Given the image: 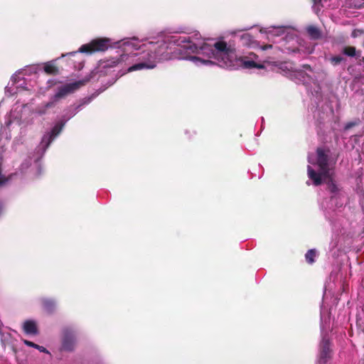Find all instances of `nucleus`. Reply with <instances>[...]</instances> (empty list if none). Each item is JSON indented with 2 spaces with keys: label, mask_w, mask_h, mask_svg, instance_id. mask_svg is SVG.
Instances as JSON below:
<instances>
[{
  "label": "nucleus",
  "mask_w": 364,
  "mask_h": 364,
  "mask_svg": "<svg viewBox=\"0 0 364 364\" xmlns=\"http://www.w3.org/2000/svg\"><path fill=\"white\" fill-rule=\"evenodd\" d=\"M127 51L141 50V58L147 62H141L130 66L128 72H133L144 68L151 69L155 67V60H164L171 58L170 53L168 51V46L165 42L154 43L149 42L145 44L139 45V42L131 41H124L122 43Z\"/></svg>",
  "instance_id": "f257e3e1"
},
{
  "label": "nucleus",
  "mask_w": 364,
  "mask_h": 364,
  "mask_svg": "<svg viewBox=\"0 0 364 364\" xmlns=\"http://www.w3.org/2000/svg\"><path fill=\"white\" fill-rule=\"evenodd\" d=\"M329 149L325 150L322 148L316 149V164L319 168V172L316 171L311 166H307V175L309 179L312 181L315 186H321L323 183L322 176L331 173L328 166Z\"/></svg>",
  "instance_id": "f03ea898"
},
{
  "label": "nucleus",
  "mask_w": 364,
  "mask_h": 364,
  "mask_svg": "<svg viewBox=\"0 0 364 364\" xmlns=\"http://www.w3.org/2000/svg\"><path fill=\"white\" fill-rule=\"evenodd\" d=\"M210 50L220 63V66L226 68L234 66V60L236 58L235 50L228 46L225 41L215 42Z\"/></svg>",
  "instance_id": "7ed1b4c3"
},
{
  "label": "nucleus",
  "mask_w": 364,
  "mask_h": 364,
  "mask_svg": "<svg viewBox=\"0 0 364 364\" xmlns=\"http://www.w3.org/2000/svg\"><path fill=\"white\" fill-rule=\"evenodd\" d=\"M111 46V40L108 38H98L89 43L82 45L79 51L81 53H92L107 50Z\"/></svg>",
  "instance_id": "20e7f679"
},
{
  "label": "nucleus",
  "mask_w": 364,
  "mask_h": 364,
  "mask_svg": "<svg viewBox=\"0 0 364 364\" xmlns=\"http://www.w3.org/2000/svg\"><path fill=\"white\" fill-rule=\"evenodd\" d=\"M87 82H88V80H78L74 82L65 84L58 87L57 92L50 98L57 104L60 100L75 92L82 86L85 85Z\"/></svg>",
  "instance_id": "39448f33"
},
{
  "label": "nucleus",
  "mask_w": 364,
  "mask_h": 364,
  "mask_svg": "<svg viewBox=\"0 0 364 364\" xmlns=\"http://www.w3.org/2000/svg\"><path fill=\"white\" fill-rule=\"evenodd\" d=\"M333 173H328L322 176L323 183L326 184V190L332 194L331 198L336 197L341 191V186L334 179Z\"/></svg>",
  "instance_id": "423d86ee"
},
{
  "label": "nucleus",
  "mask_w": 364,
  "mask_h": 364,
  "mask_svg": "<svg viewBox=\"0 0 364 364\" xmlns=\"http://www.w3.org/2000/svg\"><path fill=\"white\" fill-rule=\"evenodd\" d=\"M75 337L73 331L70 328H65L63 331L62 348L64 350L72 351L74 350Z\"/></svg>",
  "instance_id": "0eeeda50"
},
{
  "label": "nucleus",
  "mask_w": 364,
  "mask_h": 364,
  "mask_svg": "<svg viewBox=\"0 0 364 364\" xmlns=\"http://www.w3.org/2000/svg\"><path fill=\"white\" fill-rule=\"evenodd\" d=\"M64 126L65 122L60 121L57 122L52 128L50 132L43 136L41 144H44L46 148H48L53 139L62 132Z\"/></svg>",
  "instance_id": "6e6552de"
},
{
  "label": "nucleus",
  "mask_w": 364,
  "mask_h": 364,
  "mask_svg": "<svg viewBox=\"0 0 364 364\" xmlns=\"http://www.w3.org/2000/svg\"><path fill=\"white\" fill-rule=\"evenodd\" d=\"M129 58V54H122L119 56L107 59L102 63V66L103 68H112L118 66L122 64L123 62L127 60Z\"/></svg>",
  "instance_id": "1a4fd4ad"
},
{
  "label": "nucleus",
  "mask_w": 364,
  "mask_h": 364,
  "mask_svg": "<svg viewBox=\"0 0 364 364\" xmlns=\"http://www.w3.org/2000/svg\"><path fill=\"white\" fill-rule=\"evenodd\" d=\"M56 103L50 98V100L44 104H41L36 107L34 112L40 116L47 114L48 109L56 106Z\"/></svg>",
  "instance_id": "9d476101"
},
{
  "label": "nucleus",
  "mask_w": 364,
  "mask_h": 364,
  "mask_svg": "<svg viewBox=\"0 0 364 364\" xmlns=\"http://www.w3.org/2000/svg\"><path fill=\"white\" fill-rule=\"evenodd\" d=\"M43 309L49 314H52L56 309V302L54 299L43 298L41 300Z\"/></svg>",
  "instance_id": "9b49d317"
},
{
  "label": "nucleus",
  "mask_w": 364,
  "mask_h": 364,
  "mask_svg": "<svg viewBox=\"0 0 364 364\" xmlns=\"http://www.w3.org/2000/svg\"><path fill=\"white\" fill-rule=\"evenodd\" d=\"M331 358V349L328 342H325L322 344L320 350V362L326 363L328 359Z\"/></svg>",
  "instance_id": "f8f14e48"
},
{
  "label": "nucleus",
  "mask_w": 364,
  "mask_h": 364,
  "mask_svg": "<svg viewBox=\"0 0 364 364\" xmlns=\"http://www.w3.org/2000/svg\"><path fill=\"white\" fill-rule=\"evenodd\" d=\"M240 61L242 63V65L243 68L247 69L252 68H264V66L262 64L257 63L255 62L253 60H249L247 57H242L240 58Z\"/></svg>",
  "instance_id": "ddd939ff"
},
{
  "label": "nucleus",
  "mask_w": 364,
  "mask_h": 364,
  "mask_svg": "<svg viewBox=\"0 0 364 364\" xmlns=\"http://www.w3.org/2000/svg\"><path fill=\"white\" fill-rule=\"evenodd\" d=\"M23 328L24 332L27 334L36 335L38 333L37 325L33 321H26L23 323Z\"/></svg>",
  "instance_id": "4468645a"
},
{
  "label": "nucleus",
  "mask_w": 364,
  "mask_h": 364,
  "mask_svg": "<svg viewBox=\"0 0 364 364\" xmlns=\"http://www.w3.org/2000/svg\"><path fill=\"white\" fill-rule=\"evenodd\" d=\"M43 70L48 75H57L59 74L58 68L53 62H47L43 65Z\"/></svg>",
  "instance_id": "2eb2a0df"
},
{
  "label": "nucleus",
  "mask_w": 364,
  "mask_h": 364,
  "mask_svg": "<svg viewBox=\"0 0 364 364\" xmlns=\"http://www.w3.org/2000/svg\"><path fill=\"white\" fill-rule=\"evenodd\" d=\"M342 53L349 57H355L358 59L360 58L361 52L357 51L354 46H346L343 48Z\"/></svg>",
  "instance_id": "dca6fc26"
},
{
  "label": "nucleus",
  "mask_w": 364,
  "mask_h": 364,
  "mask_svg": "<svg viewBox=\"0 0 364 364\" xmlns=\"http://www.w3.org/2000/svg\"><path fill=\"white\" fill-rule=\"evenodd\" d=\"M307 33L312 39H318L321 37L320 31L315 26H310L307 28Z\"/></svg>",
  "instance_id": "f3484780"
},
{
  "label": "nucleus",
  "mask_w": 364,
  "mask_h": 364,
  "mask_svg": "<svg viewBox=\"0 0 364 364\" xmlns=\"http://www.w3.org/2000/svg\"><path fill=\"white\" fill-rule=\"evenodd\" d=\"M316 257V251L314 249H311L307 251L305 254V259L307 263L311 264L315 262V257Z\"/></svg>",
  "instance_id": "a211bd4d"
},
{
  "label": "nucleus",
  "mask_w": 364,
  "mask_h": 364,
  "mask_svg": "<svg viewBox=\"0 0 364 364\" xmlns=\"http://www.w3.org/2000/svg\"><path fill=\"white\" fill-rule=\"evenodd\" d=\"M24 343L27 346H29V347H32V348H36L38 349L39 351L41 352H43V353H49V351L43 346H39L38 344H36L34 343L32 341H27V340H25L24 341Z\"/></svg>",
  "instance_id": "6ab92c4d"
},
{
  "label": "nucleus",
  "mask_w": 364,
  "mask_h": 364,
  "mask_svg": "<svg viewBox=\"0 0 364 364\" xmlns=\"http://www.w3.org/2000/svg\"><path fill=\"white\" fill-rule=\"evenodd\" d=\"M329 60L333 65L336 66V65H339L343 60H345V58L341 55H335V56H332L329 59Z\"/></svg>",
  "instance_id": "aec40b11"
},
{
  "label": "nucleus",
  "mask_w": 364,
  "mask_h": 364,
  "mask_svg": "<svg viewBox=\"0 0 364 364\" xmlns=\"http://www.w3.org/2000/svg\"><path fill=\"white\" fill-rule=\"evenodd\" d=\"M363 33H364V31L363 30H362V29H354L352 31L351 36L353 38H357V37L360 36V35H362Z\"/></svg>",
  "instance_id": "412c9836"
},
{
  "label": "nucleus",
  "mask_w": 364,
  "mask_h": 364,
  "mask_svg": "<svg viewBox=\"0 0 364 364\" xmlns=\"http://www.w3.org/2000/svg\"><path fill=\"white\" fill-rule=\"evenodd\" d=\"M250 38H251V36L248 33H245L242 36V39H244V40L250 41Z\"/></svg>",
  "instance_id": "4be33fe9"
},
{
  "label": "nucleus",
  "mask_w": 364,
  "mask_h": 364,
  "mask_svg": "<svg viewBox=\"0 0 364 364\" xmlns=\"http://www.w3.org/2000/svg\"><path fill=\"white\" fill-rule=\"evenodd\" d=\"M272 48V46L271 44H266V45H264V46L261 47V48L263 50H266Z\"/></svg>",
  "instance_id": "5701e85b"
},
{
  "label": "nucleus",
  "mask_w": 364,
  "mask_h": 364,
  "mask_svg": "<svg viewBox=\"0 0 364 364\" xmlns=\"http://www.w3.org/2000/svg\"><path fill=\"white\" fill-rule=\"evenodd\" d=\"M193 46L194 47V48H192V46H190V48L192 50L193 52H195L198 48L196 46V45H193Z\"/></svg>",
  "instance_id": "b1692460"
},
{
  "label": "nucleus",
  "mask_w": 364,
  "mask_h": 364,
  "mask_svg": "<svg viewBox=\"0 0 364 364\" xmlns=\"http://www.w3.org/2000/svg\"><path fill=\"white\" fill-rule=\"evenodd\" d=\"M312 1H313V2H314L315 4H317L320 3L321 0H312Z\"/></svg>",
  "instance_id": "393cba45"
},
{
  "label": "nucleus",
  "mask_w": 364,
  "mask_h": 364,
  "mask_svg": "<svg viewBox=\"0 0 364 364\" xmlns=\"http://www.w3.org/2000/svg\"><path fill=\"white\" fill-rule=\"evenodd\" d=\"M203 63H211V61L210 60H201Z\"/></svg>",
  "instance_id": "a878e982"
},
{
  "label": "nucleus",
  "mask_w": 364,
  "mask_h": 364,
  "mask_svg": "<svg viewBox=\"0 0 364 364\" xmlns=\"http://www.w3.org/2000/svg\"><path fill=\"white\" fill-rule=\"evenodd\" d=\"M353 125V124H347V125H346V129H349V128H350Z\"/></svg>",
  "instance_id": "bb28decb"
},
{
  "label": "nucleus",
  "mask_w": 364,
  "mask_h": 364,
  "mask_svg": "<svg viewBox=\"0 0 364 364\" xmlns=\"http://www.w3.org/2000/svg\"><path fill=\"white\" fill-rule=\"evenodd\" d=\"M2 209H3V205H2L1 202L0 201V214L1 213Z\"/></svg>",
  "instance_id": "cd10ccee"
},
{
  "label": "nucleus",
  "mask_w": 364,
  "mask_h": 364,
  "mask_svg": "<svg viewBox=\"0 0 364 364\" xmlns=\"http://www.w3.org/2000/svg\"><path fill=\"white\" fill-rule=\"evenodd\" d=\"M48 83H51L52 85H55L56 82H54L53 80H48Z\"/></svg>",
  "instance_id": "c85d7f7f"
},
{
  "label": "nucleus",
  "mask_w": 364,
  "mask_h": 364,
  "mask_svg": "<svg viewBox=\"0 0 364 364\" xmlns=\"http://www.w3.org/2000/svg\"><path fill=\"white\" fill-rule=\"evenodd\" d=\"M304 67L306 68H308V69L311 68L310 65H304Z\"/></svg>",
  "instance_id": "c756f323"
},
{
  "label": "nucleus",
  "mask_w": 364,
  "mask_h": 364,
  "mask_svg": "<svg viewBox=\"0 0 364 364\" xmlns=\"http://www.w3.org/2000/svg\"><path fill=\"white\" fill-rule=\"evenodd\" d=\"M250 55H252L254 58H256V57H257L256 54H255V53H250Z\"/></svg>",
  "instance_id": "7c9ffc66"
},
{
  "label": "nucleus",
  "mask_w": 364,
  "mask_h": 364,
  "mask_svg": "<svg viewBox=\"0 0 364 364\" xmlns=\"http://www.w3.org/2000/svg\"><path fill=\"white\" fill-rule=\"evenodd\" d=\"M138 55V53H133V54H132V55H133V56H136V55Z\"/></svg>",
  "instance_id": "2f4dec72"
},
{
  "label": "nucleus",
  "mask_w": 364,
  "mask_h": 364,
  "mask_svg": "<svg viewBox=\"0 0 364 364\" xmlns=\"http://www.w3.org/2000/svg\"><path fill=\"white\" fill-rule=\"evenodd\" d=\"M360 60L364 62V58H363Z\"/></svg>",
  "instance_id": "473e14b6"
}]
</instances>
